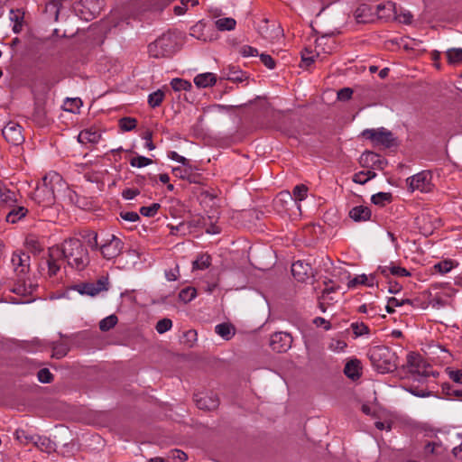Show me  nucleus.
Segmentation results:
<instances>
[{
    "label": "nucleus",
    "instance_id": "nucleus-23",
    "mask_svg": "<svg viewBox=\"0 0 462 462\" xmlns=\"http://www.w3.org/2000/svg\"><path fill=\"white\" fill-rule=\"evenodd\" d=\"M19 194L8 189H0V202L5 205L7 208L15 206L18 201Z\"/></svg>",
    "mask_w": 462,
    "mask_h": 462
},
{
    "label": "nucleus",
    "instance_id": "nucleus-54",
    "mask_svg": "<svg viewBox=\"0 0 462 462\" xmlns=\"http://www.w3.org/2000/svg\"><path fill=\"white\" fill-rule=\"evenodd\" d=\"M405 390L411 393L412 395L420 398L430 397L432 395V393L430 391H427L425 389H419L417 387L410 386L406 387Z\"/></svg>",
    "mask_w": 462,
    "mask_h": 462
},
{
    "label": "nucleus",
    "instance_id": "nucleus-40",
    "mask_svg": "<svg viewBox=\"0 0 462 462\" xmlns=\"http://www.w3.org/2000/svg\"><path fill=\"white\" fill-rule=\"evenodd\" d=\"M447 57L449 63L456 64L462 61V49L454 48L447 51Z\"/></svg>",
    "mask_w": 462,
    "mask_h": 462
},
{
    "label": "nucleus",
    "instance_id": "nucleus-3",
    "mask_svg": "<svg viewBox=\"0 0 462 462\" xmlns=\"http://www.w3.org/2000/svg\"><path fill=\"white\" fill-rule=\"evenodd\" d=\"M370 360L374 369L380 374H386L397 368L395 353L386 346H376L370 352Z\"/></svg>",
    "mask_w": 462,
    "mask_h": 462
},
{
    "label": "nucleus",
    "instance_id": "nucleus-27",
    "mask_svg": "<svg viewBox=\"0 0 462 462\" xmlns=\"http://www.w3.org/2000/svg\"><path fill=\"white\" fill-rule=\"evenodd\" d=\"M54 246L50 249L49 259L47 261L48 264V273L50 276H54L57 274L58 271L60 268L59 261L61 256H54Z\"/></svg>",
    "mask_w": 462,
    "mask_h": 462
},
{
    "label": "nucleus",
    "instance_id": "nucleus-46",
    "mask_svg": "<svg viewBox=\"0 0 462 462\" xmlns=\"http://www.w3.org/2000/svg\"><path fill=\"white\" fill-rule=\"evenodd\" d=\"M161 206L159 203H152L150 206L142 207L140 208V213L144 217H154L157 214Z\"/></svg>",
    "mask_w": 462,
    "mask_h": 462
},
{
    "label": "nucleus",
    "instance_id": "nucleus-43",
    "mask_svg": "<svg viewBox=\"0 0 462 462\" xmlns=\"http://www.w3.org/2000/svg\"><path fill=\"white\" fill-rule=\"evenodd\" d=\"M82 102L79 98H67L64 102V109L69 112L75 113L79 109Z\"/></svg>",
    "mask_w": 462,
    "mask_h": 462
},
{
    "label": "nucleus",
    "instance_id": "nucleus-57",
    "mask_svg": "<svg viewBox=\"0 0 462 462\" xmlns=\"http://www.w3.org/2000/svg\"><path fill=\"white\" fill-rule=\"evenodd\" d=\"M120 217L129 222H136L140 219L139 215L134 211L121 212Z\"/></svg>",
    "mask_w": 462,
    "mask_h": 462
},
{
    "label": "nucleus",
    "instance_id": "nucleus-55",
    "mask_svg": "<svg viewBox=\"0 0 462 462\" xmlns=\"http://www.w3.org/2000/svg\"><path fill=\"white\" fill-rule=\"evenodd\" d=\"M11 291L14 293L24 296V295L30 294L32 291V286L27 288L24 284L18 283Z\"/></svg>",
    "mask_w": 462,
    "mask_h": 462
},
{
    "label": "nucleus",
    "instance_id": "nucleus-8",
    "mask_svg": "<svg viewBox=\"0 0 462 462\" xmlns=\"http://www.w3.org/2000/svg\"><path fill=\"white\" fill-rule=\"evenodd\" d=\"M406 181L411 191L419 190L427 193L432 189L431 173L429 171H420L408 178Z\"/></svg>",
    "mask_w": 462,
    "mask_h": 462
},
{
    "label": "nucleus",
    "instance_id": "nucleus-44",
    "mask_svg": "<svg viewBox=\"0 0 462 462\" xmlns=\"http://www.w3.org/2000/svg\"><path fill=\"white\" fill-rule=\"evenodd\" d=\"M171 86L175 91L188 90L191 88V84L182 79H173L171 81Z\"/></svg>",
    "mask_w": 462,
    "mask_h": 462
},
{
    "label": "nucleus",
    "instance_id": "nucleus-22",
    "mask_svg": "<svg viewBox=\"0 0 462 462\" xmlns=\"http://www.w3.org/2000/svg\"><path fill=\"white\" fill-rule=\"evenodd\" d=\"M217 77L214 73L206 72L197 75L194 78V83L198 88H208L215 85Z\"/></svg>",
    "mask_w": 462,
    "mask_h": 462
},
{
    "label": "nucleus",
    "instance_id": "nucleus-16",
    "mask_svg": "<svg viewBox=\"0 0 462 462\" xmlns=\"http://www.w3.org/2000/svg\"><path fill=\"white\" fill-rule=\"evenodd\" d=\"M307 193L308 188L305 185H297L294 187L292 190V195H291L288 192L280 193L276 198L275 202L278 203L279 201L285 200V199H291L292 197L294 198L295 200L301 201L306 199Z\"/></svg>",
    "mask_w": 462,
    "mask_h": 462
},
{
    "label": "nucleus",
    "instance_id": "nucleus-25",
    "mask_svg": "<svg viewBox=\"0 0 462 462\" xmlns=\"http://www.w3.org/2000/svg\"><path fill=\"white\" fill-rule=\"evenodd\" d=\"M23 19H24V13L22 10H20V9L11 10L10 20L12 23H14L13 32L14 33H20L22 32Z\"/></svg>",
    "mask_w": 462,
    "mask_h": 462
},
{
    "label": "nucleus",
    "instance_id": "nucleus-28",
    "mask_svg": "<svg viewBox=\"0 0 462 462\" xmlns=\"http://www.w3.org/2000/svg\"><path fill=\"white\" fill-rule=\"evenodd\" d=\"M345 374L351 379H356L360 376V366L357 360H351L346 363L344 368Z\"/></svg>",
    "mask_w": 462,
    "mask_h": 462
},
{
    "label": "nucleus",
    "instance_id": "nucleus-42",
    "mask_svg": "<svg viewBox=\"0 0 462 462\" xmlns=\"http://www.w3.org/2000/svg\"><path fill=\"white\" fill-rule=\"evenodd\" d=\"M196 290L194 288L188 287L180 291L179 298L184 302H189L196 297Z\"/></svg>",
    "mask_w": 462,
    "mask_h": 462
},
{
    "label": "nucleus",
    "instance_id": "nucleus-39",
    "mask_svg": "<svg viewBox=\"0 0 462 462\" xmlns=\"http://www.w3.org/2000/svg\"><path fill=\"white\" fill-rule=\"evenodd\" d=\"M15 439L22 445L33 443L35 436L29 435L24 430L18 429L14 432Z\"/></svg>",
    "mask_w": 462,
    "mask_h": 462
},
{
    "label": "nucleus",
    "instance_id": "nucleus-41",
    "mask_svg": "<svg viewBox=\"0 0 462 462\" xmlns=\"http://www.w3.org/2000/svg\"><path fill=\"white\" fill-rule=\"evenodd\" d=\"M152 163L150 158L144 156H136L130 160V165L135 168H143Z\"/></svg>",
    "mask_w": 462,
    "mask_h": 462
},
{
    "label": "nucleus",
    "instance_id": "nucleus-21",
    "mask_svg": "<svg viewBox=\"0 0 462 462\" xmlns=\"http://www.w3.org/2000/svg\"><path fill=\"white\" fill-rule=\"evenodd\" d=\"M376 11L380 18L391 19L396 14V5L393 2L388 1L378 5Z\"/></svg>",
    "mask_w": 462,
    "mask_h": 462
},
{
    "label": "nucleus",
    "instance_id": "nucleus-47",
    "mask_svg": "<svg viewBox=\"0 0 462 462\" xmlns=\"http://www.w3.org/2000/svg\"><path fill=\"white\" fill-rule=\"evenodd\" d=\"M369 162H373L374 164H375V163L381 164L382 163L380 157L376 153H374L372 152H364L360 157V162L363 165H365V163H367Z\"/></svg>",
    "mask_w": 462,
    "mask_h": 462
},
{
    "label": "nucleus",
    "instance_id": "nucleus-2",
    "mask_svg": "<svg viewBox=\"0 0 462 462\" xmlns=\"http://www.w3.org/2000/svg\"><path fill=\"white\" fill-rule=\"evenodd\" d=\"M62 179L56 172L45 175L32 195V199L40 206L48 208L55 202V189L61 186Z\"/></svg>",
    "mask_w": 462,
    "mask_h": 462
},
{
    "label": "nucleus",
    "instance_id": "nucleus-19",
    "mask_svg": "<svg viewBox=\"0 0 462 462\" xmlns=\"http://www.w3.org/2000/svg\"><path fill=\"white\" fill-rule=\"evenodd\" d=\"M9 208L11 209L5 217V220L6 222L11 224L17 223L19 220L23 218L28 213V209L25 207L18 205L17 203L15 204V206Z\"/></svg>",
    "mask_w": 462,
    "mask_h": 462
},
{
    "label": "nucleus",
    "instance_id": "nucleus-45",
    "mask_svg": "<svg viewBox=\"0 0 462 462\" xmlns=\"http://www.w3.org/2000/svg\"><path fill=\"white\" fill-rule=\"evenodd\" d=\"M136 119L133 117H123L119 121V126L123 131L128 132L136 127Z\"/></svg>",
    "mask_w": 462,
    "mask_h": 462
},
{
    "label": "nucleus",
    "instance_id": "nucleus-49",
    "mask_svg": "<svg viewBox=\"0 0 462 462\" xmlns=\"http://www.w3.org/2000/svg\"><path fill=\"white\" fill-rule=\"evenodd\" d=\"M69 352V347L67 345L59 344L55 345L52 347V355L51 356L57 359H60L64 357Z\"/></svg>",
    "mask_w": 462,
    "mask_h": 462
},
{
    "label": "nucleus",
    "instance_id": "nucleus-17",
    "mask_svg": "<svg viewBox=\"0 0 462 462\" xmlns=\"http://www.w3.org/2000/svg\"><path fill=\"white\" fill-rule=\"evenodd\" d=\"M222 76L227 80L233 82H242L247 79L245 72L242 71L239 68L229 65L222 70Z\"/></svg>",
    "mask_w": 462,
    "mask_h": 462
},
{
    "label": "nucleus",
    "instance_id": "nucleus-50",
    "mask_svg": "<svg viewBox=\"0 0 462 462\" xmlns=\"http://www.w3.org/2000/svg\"><path fill=\"white\" fill-rule=\"evenodd\" d=\"M172 327V321L170 319H160L156 326H155V328H156V331L159 333V334H163L167 331H169Z\"/></svg>",
    "mask_w": 462,
    "mask_h": 462
},
{
    "label": "nucleus",
    "instance_id": "nucleus-32",
    "mask_svg": "<svg viewBox=\"0 0 462 462\" xmlns=\"http://www.w3.org/2000/svg\"><path fill=\"white\" fill-rule=\"evenodd\" d=\"M118 322V319L116 315L111 314L105 319H101L99 322V329L103 332L109 331L113 328Z\"/></svg>",
    "mask_w": 462,
    "mask_h": 462
},
{
    "label": "nucleus",
    "instance_id": "nucleus-24",
    "mask_svg": "<svg viewBox=\"0 0 462 462\" xmlns=\"http://www.w3.org/2000/svg\"><path fill=\"white\" fill-rule=\"evenodd\" d=\"M33 445L46 453H51L55 449L54 443L45 436L35 435Z\"/></svg>",
    "mask_w": 462,
    "mask_h": 462
},
{
    "label": "nucleus",
    "instance_id": "nucleus-6",
    "mask_svg": "<svg viewBox=\"0 0 462 462\" xmlns=\"http://www.w3.org/2000/svg\"><path fill=\"white\" fill-rule=\"evenodd\" d=\"M362 135L369 139L374 145H382L386 148L393 146L395 142L393 133L383 127L365 129Z\"/></svg>",
    "mask_w": 462,
    "mask_h": 462
},
{
    "label": "nucleus",
    "instance_id": "nucleus-35",
    "mask_svg": "<svg viewBox=\"0 0 462 462\" xmlns=\"http://www.w3.org/2000/svg\"><path fill=\"white\" fill-rule=\"evenodd\" d=\"M104 0H83V5L90 9V14H98L103 7Z\"/></svg>",
    "mask_w": 462,
    "mask_h": 462
},
{
    "label": "nucleus",
    "instance_id": "nucleus-18",
    "mask_svg": "<svg viewBox=\"0 0 462 462\" xmlns=\"http://www.w3.org/2000/svg\"><path fill=\"white\" fill-rule=\"evenodd\" d=\"M101 138V134L95 128L82 130L78 135V141L83 144L97 143Z\"/></svg>",
    "mask_w": 462,
    "mask_h": 462
},
{
    "label": "nucleus",
    "instance_id": "nucleus-31",
    "mask_svg": "<svg viewBox=\"0 0 462 462\" xmlns=\"http://www.w3.org/2000/svg\"><path fill=\"white\" fill-rule=\"evenodd\" d=\"M25 246L30 252L33 254H38L42 250V244L39 242L38 238L32 235H30L26 237Z\"/></svg>",
    "mask_w": 462,
    "mask_h": 462
},
{
    "label": "nucleus",
    "instance_id": "nucleus-52",
    "mask_svg": "<svg viewBox=\"0 0 462 462\" xmlns=\"http://www.w3.org/2000/svg\"><path fill=\"white\" fill-rule=\"evenodd\" d=\"M393 18L400 23L410 24L412 22L413 16L409 11H401L399 14L396 12V14L393 16Z\"/></svg>",
    "mask_w": 462,
    "mask_h": 462
},
{
    "label": "nucleus",
    "instance_id": "nucleus-60",
    "mask_svg": "<svg viewBox=\"0 0 462 462\" xmlns=\"http://www.w3.org/2000/svg\"><path fill=\"white\" fill-rule=\"evenodd\" d=\"M240 53L244 57H254L258 54V51L254 47L245 45L241 48Z\"/></svg>",
    "mask_w": 462,
    "mask_h": 462
},
{
    "label": "nucleus",
    "instance_id": "nucleus-14",
    "mask_svg": "<svg viewBox=\"0 0 462 462\" xmlns=\"http://www.w3.org/2000/svg\"><path fill=\"white\" fill-rule=\"evenodd\" d=\"M14 271L18 277L26 274L30 268V256L24 253L14 254L11 259Z\"/></svg>",
    "mask_w": 462,
    "mask_h": 462
},
{
    "label": "nucleus",
    "instance_id": "nucleus-26",
    "mask_svg": "<svg viewBox=\"0 0 462 462\" xmlns=\"http://www.w3.org/2000/svg\"><path fill=\"white\" fill-rule=\"evenodd\" d=\"M215 332L222 338L229 340L234 337L236 328L230 323H221L215 327Z\"/></svg>",
    "mask_w": 462,
    "mask_h": 462
},
{
    "label": "nucleus",
    "instance_id": "nucleus-59",
    "mask_svg": "<svg viewBox=\"0 0 462 462\" xmlns=\"http://www.w3.org/2000/svg\"><path fill=\"white\" fill-rule=\"evenodd\" d=\"M353 90L349 88H344L337 92V98L341 101H346L351 98Z\"/></svg>",
    "mask_w": 462,
    "mask_h": 462
},
{
    "label": "nucleus",
    "instance_id": "nucleus-34",
    "mask_svg": "<svg viewBox=\"0 0 462 462\" xmlns=\"http://www.w3.org/2000/svg\"><path fill=\"white\" fill-rule=\"evenodd\" d=\"M454 262L448 259L435 263L432 268L435 272L440 274H446L449 273L454 268Z\"/></svg>",
    "mask_w": 462,
    "mask_h": 462
},
{
    "label": "nucleus",
    "instance_id": "nucleus-48",
    "mask_svg": "<svg viewBox=\"0 0 462 462\" xmlns=\"http://www.w3.org/2000/svg\"><path fill=\"white\" fill-rule=\"evenodd\" d=\"M351 328L356 337H361L369 333V328L363 322H354L351 324Z\"/></svg>",
    "mask_w": 462,
    "mask_h": 462
},
{
    "label": "nucleus",
    "instance_id": "nucleus-63",
    "mask_svg": "<svg viewBox=\"0 0 462 462\" xmlns=\"http://www.w3.org/2000/svg\"><path fill=\"white\" fill-rule=\"evenodd\" d=\"M369 180V178L365 177V171H359L353 175V181L357 184H365Z\"/></svg>",
    "mask_w": 462,
    "mask_h": 462
},
{
    "label": "nucleus",
    "instance_id": "nucleus-1",
    "mask_svg": "<svg viewBox=\"0 0 462 462\" xmlns=\"http://www.w3.org/2000/svg\"><path fill=\"white\" fill-rule=\"evenodd\" d=\"M54 256H61L73 268L82 270L89 263L88 250L77 238L65 240L60 245L54 246Z\"/></svg>",
    "mask_w": 462,
    "mask_h": 462
},
{
    "label": "nucleus",
    "instance_id": "nucleus-38",
    "mask_svg": "<svg viewBox=\"0 0 462 462\" xmlns=\"http://www.w3.org/2000/svg\"><path fill=\"white\" fill-rule=\"evenodd\" d=\"M165 94L162 90L158 89L148 96V104L154 108L159 106L163 101Z\"/></svg>",
    "mask_w": 462,
    "mask_h": 462
},
{
    "label": "nucleus",
    "instance_id": "nucleus-62",
    "mask_svg": "<svg viewBox=\"0 0 462 462\" xmlns=\"http://www.w3.org/2000/svg\"><path fill=\"white\" fill-rule=\"evenodd\" d=\"M140 191L137 189H126L123 190L122 196L125 199L130 200L139 195Z\"/></svg>",
    "mask_w": 462,
    "mask_h": 462
},
{
    "label": "nucleus",
    "instance_id": "nucleus-10",
    "mask_svg": "<svg viewBox=\"0 0 462 462\" xmlns=\"http://www.w3.org/2000/svg\"><path fill=\"white\" fill-rule=\"evenodd\" d=\"M4 138L13 145H19L24 141L22 127L17 123L9 122L2 130Z\"/></svg>",
    "mask_w": 462,
    "mask_h": 462
},
{
    "label": "nucleus",
    "instance_id": "nucleus-37",
    "mask_svg": "<svg viewBox=\"0 0 462 462\" xmlns=\"http://www.w3.org/2000/svg\"><path fill=\"white\" fill-rule=\"evenodd\" d=\"M392 194L389 192H378L376 194H374L371 198V201L374 205L378 206H384L387 203H390L392 201Z\"/></svg>",
    "mask_w": 462,
    "mask_h": 462
},
{
    "label": "nucleus",
    "instance_id": "nucleus-11",
    "mask_svg": "<svg viewBox=\"0 0 462 462\" xmlns=\"http://www.w3.org/2000/svg\"><path fill=\"white\" fill-rule=\"evenodd\" d=\"M292 344V337L286 332H275L271 336L270 346L273 350L282 353L289 350Z\"/></svg>",
    "mask_w": 462,
    "mask_h": 462
},
{
    "label": "nucleus",
    "instance_id": "nucleus-51",
    "mask_svg": "<svg viewBox=\"0 0 462 462\" xmlns=\"http://www.w3.org/2000/svg\"><path fill=\"white\" fill-rule=\"evenodd\" d=\"M346 346L344 340L332 338L328 344V348L333 352H343Z\"/></svg>",
    "mask_w": 462,
    "mask_h": 462
},
{
    "label": "nucleus",
    "instance_id": "nucleus-7",
    "mask_svg": "<svg viewBox=\"0 0 462 462\" xmlns=\"http://www.w3.org/2000/svg\"><path fill=\"white\" fill-rule=\"evenodd\" d=\"M81 295L95 297L109 289V280L106 276L100 277L96 282H83L71 287Z\"/></svg>",
    "mask_w": 462,
    "mask_h": 462
},
{
    "label": "nucleus",
    "instance_id": "nucleus-20",
    "mask_svg": "<svg viewBox=\"0 0 462 462\" xmlns=\"http://www.w3.org/2000/svg\"><path fill=\"white\" fill-rule=\"evenodd\" d=\"M371 209L366 206H356L349 211V217L356 222L367 221L371 218Z\"/></svg>",
    "mask_w": 462,
    "mask_h": 462
},
{
    "label": "nucleus",
    "instance_id": "nucleus-61",
    "mask_svg": "<svg viewBox=\"0 0 462 462\" xmlns=\"http://www.w3.org/2000/svg\"><path fill=\"white\" fill-rule=\"evenodd\" d=\"M260 60L268 69H273L275 68V61L270 55L261 54Z\"/></svg>",
    "mask_w": 462,
    "mask_h": 462
},
{
    "label": "nucleus",
    "instance_id": "nucleus-4",
    "mask_svg": "<svg viewBox=\"0 0 462 462\" xmlns=\"http://www.w3.org/2000/svg\"><path fill=\"white\" fill-rule=\"evenodd\" d=\"M176 41L171 33H164L148 45L151 57L159 59L171 55L174 52Z\"/></svg>",
    "mask_w": 462,
    "mask_h": 462
},
{
    "label": "nucleus",
    "instance_id": "nucleus-13",
    "mask_svg": "<svg viewBox=\"0 0 462 462\" xmlns=\"http://www.w3.org/2000/svg\"><path fill=\"white\" fill-rule=\"evenodd\" d=\"M194 401L200 410L212 411L218 407L219 401L214 393L195 394Z\"/></svg>",
    "mask_w": 462,
    "mask_h": 462
},
{
    "label": "nucleus",
    "instance_id": "nucleus-58",
    "mask_svg": "<svg viewBox=\"0 0 462 462\" xmlns=\"http://www.w3.org/2000/svg\"><path fill=\"white\" fill-rule=\"evenodd\" d=\"M168 157L172 160V161H175L177 162H180L183 165H188L189 164V161L188 159H186L185 157L180 155L177 152L175 151H171L168 153Z\"/></svg>",
    "mask_w": 462,
    "mask_h": 462
},
{
    "label": "nucleus",
    "instance_id": "nucleus-9",
    "mask_svg": "<svg viewBox=\"0 0 462 462\" xmlns=\"http://www.w3.org/2000/svg\"><path fill=\"white\" fill-rule=\"evenodd\" d=\"M123 242L114 235L103 241L100 245V251L104 258L111 260L121 254Z\"/></svg>",
    "mask_w": 462,
    "mask_h": 462
},
{
    "label": "nucleus",
    "instance_id": "nucleus-53",
    "mask_svg": "<svg viewBox=\"0 0 462 462\" xmlns=\"http://www.w3.org/2000/svg\"><path fill=\"white\" fill-rule=\"evenodd\" d=\"M38 380L42 383H49L53 380V375L48 368L41 369L37 374Z\"/></svg>",
    "mask_w": 462,
    "mask_h": 462
},
{
    "label": "nucleus",
    "instance_id": "nucleus-15",
    "mask_svg": "<svg viewBox=\"0 0 462 462\" xmlns=\"http://www.w3.org/2000/svg\"><path fill=\"white\" fill-rule=\"evenodd\" d=\"M377 273H381L384 277H388L389 275H393L396 277H408L411 276V273L401 266L394 264V263L391 262L389 265H380L376 270Z\"/></svg>",
    "mask_w": 462,
    "mask_h": 462
},
{
    "label": "nucleus",
    "instance_id": "nucleus-33",
    "mask_svg": "<svg viewBox=\"0 0 462 462\" xmlns=\"http://www.w3.org/2000/svg\"><path fill=\"white\" fill-rule=\"evenodd\" d=\"M371 14V8L367 5H361L355 11V17L358 23H366Z\"/></svg>",
    "mask_w": 462,
    "mask_h": 462
},
{
    "label": "nucleus",
    "instance_id": "nucleus-5",
    "mask_svg": "<svg viewBox=\"0 0 462 462\" xmlns=\"http://www.w3.org/2000/svg\"><path fill=\"white\" fill-rule=\"evenodd\" d=\"M405 366L408 372L414 375L428 377L433 374L430 365L420 355L416 353H410L407 355Z\"/></svg>",
    "mask_w": 462,
    "mask_h": 462
},
{
    "label": "nucleus",
    "instance_id": "nucleus-64",
    "mask_svg": "<svg viewBox=\"0 0 462 462\" xmlns=\"http://www.w3.org/2000/svg\"><path fill=\"white\" fill-rule=\"evenodd\" d=\"M449 378L457 383H462V370H451L448 372Z\"/></svg>",
    "mask_w": 462,
    "mask_h": 462
},
{
    "label": "nucleus",
    "instance_id": "nucleus-56",
    "mask_svg": "<svg viewBox=\"0 0 462 462\" xmlns=\"http://www.w3.org/2000/svg\"><path fill=\"white\" fill-rule=\"evenodd\" d=\"M314 60H315V55L312 54L311 51L305 49L301 52V61L306 66H310V64H312L314 62Z\"/></svg>",
    "mask_w": 462,
    "mask_h": 462
},
{
    "label": "nucleus",
    "instance_id": "nucleus-12",
    "mask_svg": "<svg viewBox=\"0 0 462 462\" xmlns=\"http://www.w3.org/2000/svg\"><path fill=\"white\" fill-rule=\"evenodd\" d=\"M291 273L295 280L300 282H305L314 276L311 266L303 261H297L292 263Z\"/></svg>",
    "mask_w": 462,
    "mask_h": 462
},
{
    "label": "nucleus",
    "instance_id": "nucleus-29",
    "mask_svg": "<svg viewBox=\"0 0 462 462\" xmlns=\"http://www.w3.org/2000/svg\"><path fill=\"white\" fill-rule=\"evenodd\" d=\"M236 21L231 17L219 18L215 21V26L218 31H232L236 28Z\"/></svg>",
    "mask_w": 462,
    "mask_h": 462
},
{
    "label": "nucleus",
    "instance_id": "nucleus-36",
    "mask_svg": "<svg viewBox=\"0 0 462 462\" xmlns=\"http://www.w3.org/2000/svg\"><path fill=\"white\" fill-rule=\"evenodd\" d=\"M358 284L372 286L374 284V277L368 278L365 274L357 275L348 282L347 286L354 288Z\"/></svg>",
    "mask_w": 462,
    "mask_h": 462
},
{
    "label": "nucleus",
    "instance_id": "nucleus-30",
    "mask_svg": "<svg viewBox=\"0 0 462 462\" xmlns=\"http://www.w3.org/2000/svg\"><path fill=\"white\" fill-rule=\"evenodd\" d=\"M211 264V256L208 254H200L192 263V270H205Z\"/></svg>",
    "mask_w": 462,
    "mask_h": 462
}]
</instances>
